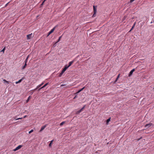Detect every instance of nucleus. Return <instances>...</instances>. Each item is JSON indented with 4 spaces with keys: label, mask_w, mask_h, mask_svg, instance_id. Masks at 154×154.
Segmentation results:
<instances>
[{
    "label": "nucleus",
    "mask_w": 154,
    "mask_h": 154,
    "mask_svg": "<svg viewBox=\"0 0 154 154\" xmlns=\"http://www.w3.org/2000/svg\"><path fill=\"white\" fill-rule=\"evenodd\" d=\"M22 147V145H19L18 146H17V147H16V148L15 149H14V151H15L18 150L19 149H20V148H21Z\"/></svg>",
    "instance_id": "obj_1"
},
{
    "label": "nucleus",
    "mask_w": 154,
    "mask_h": 154,
    "mask_svg": "<svg viewBox=\"0 0 154 154\" xmlns=\"http://www.w3.org/2000/svg\"><path fill=\"white\" fill-rule=\"evenodd\" d=\"M135 71V69H132L129 72V74L128 75L129 77H130L131 75Z\"/></svg>",
    "instance_id": "obj_2"
},
{
    "label": "nucleus",
    "mask_w": 154,
    "mask_h": 154,
    "mask_svg": "<svg viewBox=\"0 0 154 154\" xmlns=\"http://www.w3.org/2000/svg\"><path fill=\"white\" fill-rule=\"evenodd\" d=\"M152 125V124L151 123H149V124H146L145 127L146 128H149Z\"/></svg>",
    "instance_id": "obj_3"
},
{
    "label": "nucleus",
    "mask_w": 154,
    "mask_h": 154,
    "mask_svg": "<svg viewBox=\"0 0 154 154\" xmlns=\"http://www.w3.org/2000/svg\"><path fill=\"white\" fill-rule=\"evenodd\" d=\"M55 27H54L51 30L48 32V36H49L50 34H51L54 32L55 29Z\"/></svg>",
    "instance_id": "obj_4"
},
{
    "label": "nucleus",
    "mask_w": 154,
    "mask_h": 154,
    "mask_svg": "<svg viewBox=\"0 0 154 154\" xmlns=\"http://www.w3.org/2000/svg\"><path fill=\"white\" fill-rule=\"evenodd\" d=\"M68 68V67H67V65H66L65 66L64 68L62 70V72L64 73Z\"/></svg>",
    "instance_id": "obj_5"
},
{
    "label": "nucleus",
    "mask_w": 154,
    "mask_h": 154,
    "mask_svg": "<svg viewBox=\"0 0 154 154\" xmlns=\"http://www.w3.org/2000/svg\"><path fill=\"white\" fill-rule=\"evenodd\" d=\"M28 56L27 59H26V60L25 61V65L22 67V69H24L26 68V66L27 65L26 62H27V58H28Z\"/></svg>",
    "instance_id": "obj_6"
},
{
    "label": "nucleus",
    "mask_w": 154,
    "mask_h": 154,
    "mask_svg": "<svg viewBox=\"0 0 154 154\" xmlns=\"http://www.w3.org/2000/svg\"><path fill=\"white\" fill-rule=\"evenodd\" d=\"M32 34L28 35H27V39H30L32 38Z\"/></svg>",
    "instance_id": "obj_7"
},
{
    "label": "nucleus",
    "mask_w": 154,
    "mask_h": 154,
    "mask_svg": "<svg viewBox=\"0 0 154 154\" xmlns=\"http://www.w3.org/2000/svg\"><path fill=\"white\" fill-rule=\"evenodd\" d=\"M85 106H84L82 108L80 109L79 110H78V114L79 113L83 111V109H84V108L85 107Z\"/></svg>",
    "instance_id": "obj_8"
},
{
    "label": "nucleus",
    "mask_w": 154,
    "mask_h": 154,
    "mask_svg": "<svg viewBox=\"0 0 154 154\" xmlns=\"http://www.w3.org/2000/svg\"><path fill=\"white\" fill-rule=\"evenodd\" d=\"M23 78L19 80L18 81L16 82H15L16 84H17L18 83H20L21 82V81L23 80Z\"/></svg>",
    "instance_id": "obj_9"
},
{
    "label": "nucleus",
    "mask_w": 154,
    "mask_h": 154,
    "mask_svg": "<svg viewBox=\"0 0 154 154\" xmlns=\"http://www.w3.org/2000/svg\"><path fill=\"white\" fill-rule=\"evenodd\" d=\"M73 61H72L69 62V64L68 66L67 65V67H69L73 63Z\"/></svg>",
    "instance_id": "obj_10"
},
{
    "label": "nucleus",
    "mask_w": 154,
    "mask_h": 154,
    "mask_svg": "<svg viewBox=\"0 0 154 154\" xmlns=\"http://www.w3.org/2000/svg\"><path fill=\"white\" fill-rule=\"evenodd\" d=\"M48 84V83H46V84H45L42 87H41V88H39L38 89V90H40L41 89H42V88H44V87H45V86H46Z\"/></svg>",
    "instance_id": "obj_11"
},
{
    "label": "nucleus",
    "mask_w": 154,
    "mask_h": 154,
    "mask_svg": "<svg viewBox=\"0 0 154 154\" xmlns=\"http://www.w3.org/2000/svg\"><path fill=\"white\" fill-rule=\"evenodd\" d=\"M46 125H45V126H42L41 128V129H40V131L41 132V131H42L46 127Z\"/></svg>",
    "instance_id": "obj_12"
},
{
    "label": "nucleus",
    "mask_w": 154,
    "mask_h": 154,
    "mask_svg": "<svg viewBox=\"0 0 154 154\" xmlns=\"http://www.w3.org/2000/svg\"><path fill=\"white\" fill-rule=\"evenodd\" d=\"M44 84V82H42V83H41V84L38 85L37 88L35 89V90H36L38 88H39L41 86H42L43 84Z\"/></svg>",
    "instance_id": "obj_13"
},
{
    "label": "nucleus",
    "mask_w": 154,
    "mask_h": 154,
    "mask_svg": "<svg viewBox=\"0 0 154 154\" xmlns=\"http://www.w3.org/2000/svg\"><path fill=\"white\" fill-rule=\"evenodd\" d=\"M93 9H94V14H95L96 13L97 9H96V8L95 7V6H93Z\"/></svg>",
    "instance_id": "obj_14"
},
{
    "label": "nucleus",
    "mask_w": 154,
    "mask_h": 154,
    "mask_svg": "<svg viewBox=\"0 0 154 154\" xmlns=\"http://www.w3.org/2000/svg\"><path fill=\"white\" fill-rule=\"evenodd\" d=\"M54 141V140H52L51 141L49 144V146L50 147H51V145L52 143Z\"/></svg>",
    "instance_id": "obj_15"
},
{
    "label": "nucleus",
    "mask_w": 154,
    "mask_h": 154,
    "mask_svg": "<svg viewBox=\"0 0 154 154\" xmlns=\"http://www.w3.org/2000/svg\"><path fill=\"white\" fill-rule=\"evenodd\" d=\"M110 119H111V118H109L107 120H106V124H108V123L110 121Z\"/></svg>",
    "instance_id": "obj_16"
},
{
    "label": "nucleus",
    "mask_w": 154,
    "mask_h": 154,
    "mask_svg": "<svg viewBox=\"0 0 154 154\" xmlns=\"http://www.w3.org/2000/svg\"><path fill=\"white\" fill-rule=\"evenodd\" d=\"M85 88V87H84L82 88L81 89H80V90L78 91L77 93H79L82 90H83L84 88Z\"/></svg>",
    "instance_id": "obj_17"
},
{
    "label": "nucleus",
    "mask_w": 154,
    "mask_h": 154,
    "mask_svg": "<svg viewBox=\"0 0 154 154\" xmlns=\"http://www.w3.org/2000/svg\"><path fill=\"white\" fill-rule=\"evenodd\" d=\"M63 73H64L62 72H61L59 74V76L60 77H61Z\"/></svg>",
    "instance_id": "obj_18"
},
{
    "label": "nucleus",
    "mask_w": 154,
    "mask_h": 154,
    "mask_svg": "<svg viewBox=\"0 0 154 154\" xmlns=\"http://www.w3.org/2000/svg\"><path fill=\"white\" fill-rule=\"evenodd\" d=\"M65 123V122H62L61 123H60V126H62L63 124H64Z\"/></svg>",
    "instance_id": "obj_19"
},
{
    "label": "nucleus",
    "mask_w": 154,
    "mask_h": 154,
    "mask_svg": "<svg viewBox=\"0 0 154 154\" xmlns=\"http://www.w3.org/2000/svg\"><path fill=\"white\" fill-rule=\"evenodd\" d=\"M3 81H4L5 82H6L8 84H9V82L7 80H6L5 79H3Z\"/></svg>",
    "instance_id": "obj_20"
},
{
    "label": "nucleus",
    "mask_w": 154,
    "mask_h": 154,
    "mask_svg": "<svg viewBox=\"0 0 154 154\" xmlns=\"http://www.w3.org/2000/svg\"><path fill=\"white\" fill-rule=\"evenodd\" d=\"M30 96H29L28 98V99L27 100H26V103H27L28 102V101H29V99H30Z\"/></svg>",
    "instance_id": "obj_21"
},
{
    "label": "nucleus",
    "mask_w": 154,
    "mask_h": 154,
    "mask_svg": "<svg viewBox=\"0 0 154 154\" xmlns=\"http://www.w3.org/2000/svg\"><path fill=\"white\" fill-rule=\"evenodd\" d=\"M135 25V23H134L133 26L132 27V28H131V29L130 30V31H131V30H132L134 28V27Z\"/></svg>",
    "instance_id": "obj_22"
},
{
    "label": "nucleus",
    "mask_w": 154,
    "mask_h": 154,
    "mask_svg": "<svg viewBox=\"0 0 154 154\" xmlns=\"http://www.w3.org/2000/svg\"><path fill=\"white\" fill-rule=\"evenodd\" d=\"M119 75H120V74H119L117 77V78H116V79L115 82H116L117 81V80L118 79L119 77Z\"/></svg>",
    "instance_id": "obj_23"
},
{
    "label": "nucleus",
    "mask_w": 154,
    "mask_h": 154,
    "mask_svg": "<svg viewBox=\"0 0 154 154\" xmlns=\"http://www.w3.org/2000/svg\"><path fill=\"white\" fill-rule=\"evenodd\" d=\"M61 37H62V36H60V37H59V39H58V41H57L56 42V43H57L58 42H59L60 40V39H61Z\"/></svg>",
    "instance_id": "obj_24"
},
{
    "label": "nucleus",
    "mask_w": 154,
    "mask_h": 154,
    "mask_svg": "<svg viewBox=\"0 0 154 154\" xmlns=\"http://www.w3.org/2000/svg\"><path fill=\"white\" fill-rule=\"evenodd\" d=\"M5 50V47L3 48V50L2 51H1V52H3V53H4Z\"/></svg>",
    "instance_id": "obj_25"
},
{
    "label": "nucleus",
    "mask_w": 154,
    "mask_h": 154,
    "mask_svg": "<svg viewBox=\"0 0 154 154\" xmlns=\"http://www.w3.org/2000/svg\"><path fill=\"white\" fill-rule=\"evenodd\" d=\"M33 129H32L29 131V134H30L31 133H32V132H33Z\"/></svg>",
    "instance_id": "obj_26"
},
{
    "label": "nucleus",
    "mask_w": 154,
    "mask_h": 154,
    "mask_svg": "<svg viewBox=\"0 0 154 154\" xmlns=\"http://www.w3.org/2000/svg\"><path fill=\"white\" fill-rule=\"evenodd\" d=\"M13 118L15 120H18V119H17V116H15V117H14Z\"/></svg>",
    "instance_id": "obj_27"
},
{
    "label": "nucleus",
    "mask_w": 154,
    "mask_h": 154,
    "mask_svg": "<svg viewBox=\"0 0 154 154\" xmlns=\"http://www.w3.org/2000/svg\"><path fill=\"white\" fill-rule=\"evenodd\" d=\"M66 86V85H65V84H64V85H60V88H61L62 87H63V86Z\"/></svg>",
    "instance_id": "obj_28"
},
{
    "label": "nucleus",
    "mask_w": 154,
    "mask_h": 154,
    "mask_svg": "<svg viewBox=\"0 0 154 154\" xmlns=\"http://www.w3.org/2000/svg\"><path fill=\"white\" fill-rule=\"evenodd\" d=\"M46 0H44V1L42 2V4H41V5H42L44 4V2H45V1Z\"/></svg>",
    "instance_id": "obj_29"
},
{
    "label": "nucleus",
    "mask_w": 154,
    "mask_h": 154,
    "mask_svg": "<svg viewBox=\"0 0 154 154\" xmlns=\"http://www.w3.org/2000/svg\"><path fill=\"white\" fill-rule=\"evenodd\" d=\"M134 0H130V2L131 3H132L133 2Z\"/></svg>",
    "instance_id": "obj_30"
},
{
    "label": "nucleus",
    "mask_w": 154,
    "mask_h": 154,
    "mask_svg": "<svg viewBox=\"0 0 154 154\" xmlns=\"http://www.w3.org/2000/svg\"><path fill=\"white\" fill-rule=\"evenodd\" d=\"M27 117V115H26V116H25L23 117V118H26V117Z\"/></svg>",
    "instance_id": "obj_31"
},
{
    "label": "nucleus",
    "mask_w": 154,
    "mask_h": 154,
    "mask_svg": "<svg viewBox=\"0 0 154 154\" xmlns=\"http://www.w3.org/2000/svg\"><path fill=\"white\" fill-rule=\"evenodd\" d=\"M22 118H17V119L19 120V119H21Z\"/></svg>",
    "instance_id": "obj_32"
},
{
    "label": "nucleus",
    "mask_w": 154,
    "mask_h": 154,
    "mask_svg": "<svg viewBox=\"0 0 154 154\" xmlns=\"http://www.w3.org/2000/svg\"><path fill=\"white\" fill-rule=\"evenodd\" d=\"M75 97H76V96L75 97H74V98H75Z\"/></svg>",
    "instance_id": "obj_33"
}]
</instances>
